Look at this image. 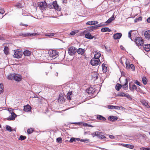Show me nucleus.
<instances>
[{
	"instance_id": "f257e3e1",
	"label": "nucleus",
	"mask_w": 150,
	"mask_h": 150,
	"mask_svg": "<svg viewBox=\"0 0 150 150\" xmlns=\"http://www.w3.org/2000/svg\"><path fill=\"white\" fill-rule=\"evenodd\" d=\"M135 43L139 47V48H142V46L143 45L144 42L143 40L141 38H137L135 39Z\"/></svg>"
},
{
	"instance_id": "f03ea898",
	"label": "nucleus",
	"mask_w": 150,
	"mask_h": 150,
	"mask_svg": "<svg viewBox=\"0 0 150 150\" xmlns=\"http://www.w3.org/2000/svg\"><path fill=\"white\" fill-rule=\"evenodd\" d=\"M38 5L40 9L42 10L45 11L47 8V4L45 1L38 2Z\"/></svg>"
},
{
	"instance_id": "7ed1b4c3",
	"label": "nucleus",
	"mask_w": 150,
	"mask_h": 150,
	"mask_svg": "<svg viewBox=\"0 0 150 150\" xmlns=\"http://www.w3.org/2000/svg\"><path fill=\"white\" fill-rule=\"evenodd\" d=\"M91 64L92 66H97L100 64L99 59L95 58H92L91 61Z\"/></svg>"
},
{
	"instance_id": "20e7f679",
	"label": "nucleus",
	"mask_w": 150,
	"mask_h": 150,
	"mask_svg": "<svg viewBox=\"0 0 150 150\" xmlns=\"http://www.w3.org/2000/svg\"><path fill=\"white\" fill-rule=\"evenodd\" d=\"M68 51L69 54L73 56L75 54L77 51L75 47H71L68 49Z\"/></svg>"
},
{
	"instance_id": "39448f33",
	"label": "nucleus",
	"mask_w": 150,
	"mask_h": 150,
	"mask_svg": "<svg viewBox=\"0 0 150 150\" xmlns=\"http://www.w3.org/2000/svg\"><path fill=\"white\" fill-rule=\"evenodd\" d=\"M13 53V57L17 58H21L23 54L22 52L16 50L14 51Z\"/></svg>"
},
{
	"instance_id": "423d86ee",
	"label": "nucleus",
	"mask_w": 150,
	"mask_h": 150,
	"mask_svg": "<svg viewBox=\"0 0 150 150\" xmlns=\"http://www.w3.org/2000/svg\"><path fill=\"white\" fill-rule=\"evenodd\" d=\"M39 35V34L37 33H21L20 34V35L23 37H26L27 36H36Z\"/></svg>"
},
{
	"instance_id": "0eeeda50",
	"label": "nucleus",
	"mask_w": 150,
	"mask_h": 150,
	"mask_svg": "<svg viewBox=\"0 0 150 150\" xmlns=\"http://www.w3.org/2000/svg\"><path fill=\"white\" fill-rule=\"evenodd\" d=\"M125 63L127 68L129 69H131L133 71L134 70L135 68L133 64H130L129 62H127V60Z\"/></svg>"
},
{
	"instance_id": "6e6552de",
	"label": "nucleus",
	"mask_w": 150,
	"mask_h": 150,
	"mask_svg": "<svg viewBox=\"0 0 150 150\" xmlns=\"http://www.w3.org/2000/svg\"><path fill=\"white\" fill-rule=\"evenodd\" d=\"M14 110L10 108V113L11 114V115L10 116V120H13L16 117L17 115L16 114L13 112Z\"/></svg>"
},
{
	"instance_id": "1a4fd4ad",
	"label": "nucleus",
	"mask_w": 150,
	"mask_h": 150,
	"mask_svg": "<svg viewBox=\"0 0 150 150\" xmlns=\"http://www.w3.org/2000/svg\"><path fill=\"white\" fill-rule=\"evenodd\" d=\"M12 77H13V79L17 81H21L22 79V76L20 74H15Z\"/></svg>"
},
{
	"instance_id": "9d476101",
	"label": "nucleus",
	"mask_w": 150,
	"mask_h": 150,
	"mask_svg": "<svg viewBox=\"0 0 150 150\" xmlns=\"http://www.w3.org/2000/svg\"><path fill=\"white\" fill-rule=\"evenodd\" d=\"M117 96H122L124 97L127 98L129 99L131 98L130 96L128 94H126L125 93L122 92H119L117 94Z\"/></svg>"
},
{
	"instance_id": "9b49d317",
	"label": "nucleus",
	"mask_w": 150,
	"mask_h": 150,
	"mask_svg": "<svg viewBox=\"0 0 150 150\" xmlns=\"http://www.w3.org/2000/svg\"><path fill=\"white\" fill-rule=\"evenodd\" d=\"M53 7L54 8L58 11H60L61 10V8L57 4V2L56 1H54L52 3Z\"/></svg>"
},
{
	"instance_id": "f8f14e48",
	"label": "nucleus",
	"mask_w": 150,
	"mask_h": 150,
	"mask_svg": "<svg viewBox=\"0 0 150 150\" xmlns=\"http://www.w3.org/2000/svg\"><path fill=\"white\" fill-rule=\"evenodd\" d=\"M145 38L149 40H150V30L146 31L144 33Z\"/></svg>"
},
{
	"instance_id": "ddd939ff",
	"label": "nucleus",
	"mask_w": 150,
	"mask_h": 150,
	"mask_svg": "<svg viewBox=\"0 0 150 150\" xmlns=\"http://www.w3.org/2000/svg\"><path fill=\"white\" fill-rule=\"evenodd\" d=\"M142 48H143L146 51H149L150 50V44L144 45L143 44Z\"/></svg>"
},
{
	"instance_id": "4468645a",
	"label": "nucleus",
	"mask_w": 150,
	"mask_h": 150,
	"mask_svg": "<svg viewBox=\"0 0 150 150\" xmlns=\"http://www.w3.org/2000/svg\"><path fill=\"white\" fill-rule=\"evenodd\" d=\"M97 133H98L97 137H98L101 139L106 138V137L103 134L102 132L98 131Z\"/></svg>"
},
{
	"instance_id": "2eb2a0df",
	"label": "nucleus",
	"mask_w": 150,
	"mask_h": 150,
	"mask_svg": "<svg viewBox=\"0 0 150 150\" xmlns=\"http://www.w3.org/2000/svg\"><path fill=\"white\" fill-rule=\"evenodd\" d=\"M122 35L121 33H117L115 34L113 36V38L115 39H120Z\"/></svg>"
},
{
	"instance_id": "dca6fc26",
	"label": "nucleus",
	"mask_w": 150,
	"mask_h": 150,
	"mask_svg": "<svg viewBox=\"0 0 150 150\" xmlns=\"http://www.w3.org/2000/svg\"><path fill=\"white\" fill-rule=\"evenodd\" d=\"M103 26V25L102 23H100L93 26H92V27H91V28H92V30H95L97 29L98 27Z\"/></svg>"
},
{
	"instance_id": "f3484780",
	"label": "nucleus",
	"mask_w": 150,
	"mask_h": 150,
	"mask_svg": "<svg viewBox=\"0 0 150 150\" xmlns=\"http://www.w3.org/2000/svg\"><path fill=\"white\" fill-rule=\"evenodd\" d=\"M85 49H82L81 48H79L77 50V53L81 55L83 54L85 52Z\"/></svg>"
},
{
	"instance_id": "a211bd4d",
	"label": "nucleus",
	"mask_w": 150,
	"mask_h": 150,
	"mask_svg": "<svg viewBox=\"0 0 150 150\" xmlns=\"http://www.w3.org/2000/svg\"><path fill=\"white\" fill-rule=\"evenodd\" d=\"M98 23V22L96 21H91L88 22L86 24L87 25H92L96 24Z\"/></svg>"
},
{
	"instance_id": "6ab92c4d",
	"label": "nucleus",
	"mask_w": 150,
	"mask_h": 150,
	"mask_svg": "<svg viewBox=\"0 0 150 150\" xmlns=\"http://www.w3.org/2000/svg\"><path fill=\"white\" fill-rule=\"evenodd\" d=\"M95 90L92 87H90L88 90V93L89 94H92L95 92Z\"/></svg>"
},
{
	"instance_id": "aec40b11",
	"label": "nucleus",
	"mask_w": 150,
	"mask_h": 150,
	"mask_svg": "<svg viewBox=\"0 0 150 150\" xmlns=\"http://www.w3.org/2000/svg\"><path fill=\"white\" fill-rule=\"evenodd\" d=\"M117 116H109L108 119L111 121H114L117 119Z\"/></svg>"
},
{
	"instance_id": "412c9836",
	"label": "nucleus",
	"mask_w": 150,
	"mask_h": 150,
	"mask_svg": "<svg viewBox=\"0 0 150 150\" xmlns=\"http://www.w3.org/2000/svg\"><path fill=\"white\" fill-rule=\"evenodd\" d=\"M85 37L88 39H93L94 37L91 35V34L88 33L85 34Z\"/></svg>"
},
{
	"instance_id": "4be33fe9",
	"label": "nucleus",
	"mask_w": 150,
	"mask_h": 150,
	"mask_svg": "<svg viewBox=\"0 0 150 150\" xmlns=\"http://www.w3.org/2000/svg\"><path fill=\"white\" fill-rule=\"evenodd\" d=\"M101 55V54L100 52L97 51L95 52L94 58L99 59Z\"/></svg>"
},
{
	"instance_id": "5701e85b",
	"label": "nucleus",
	"mask_w": 150,
	"mask_h": 150,
	"mask_svg": "<svg viewBox=\"0 0 150 150\" xmlns=\"http://www.w3.org/2000/svg\"><path fill=\"white\" fill-rule=\"evenodd\" d=\"M111 31V30L108 27L103 28L101 29V31L103 32L107 31L110 32Z\"/></svg>"
},
{
	"instance_id": "b1692460",
	"label": "nucleus",
	"mask_w": 150,
	"mask_h": 150,
	"mask_svg": "<svg viewBox=\"0 0 150 150\" xmlns=\"http://www.w3.org/2000/svg\"><path fill=\"white\" fill-rule=\"evenodd\" d=\"M25 56H29L31 54V52L28 50H26L24 51L23 53Z\"/></svg>"
},
{
	"instance_id": "393cba45",
	"label": "nucleus",
	"mask_w": 150,
	"mask_h": 150,
	"mask_svg": "<svg viewBox=\"0 0 150 150\" xmlns=\"http://www.w3.org/2000/svg\"><path fill=\"white\" fill-rule=\"evenodd\" d=\"M24 110L26 112L29 111L30 110V107L29 105L24 106Z\"/></svg>"
},
{
	"instance_id": "a878e982",
	"label": "nucleus",
	"mask_w": 150,
	"mask_h": 150,
	"mask_svg": "<svg viewBox=\"0 0 150 150\" xmlns=\"http://www.w3.org/2000/svg\"><path fill=\"white\" fill-rule=\"evenodd\" d=\"M124 146L130 149H133L134 146L133 145L130 144H125L123 145Z\"/></svg>"
},
{
	"instance_id": "bb28decb",
	"label": "nucleus",
	"mask_w": 150,
	"mask_h": 150,
	"mask_svg": "<svg viewBox=\"0 0 150 150\" xmlns=\"http://www.w3.org/2000/svg\"><path fill=\"white\" fill-rule=\"evenodd\" d=\"M5 54L6 55L8 54L9 48L8 47L5 46L4 50Z\"/></svg>"
},
{
	"instance_id": "cd10ccee",
	"label": "nucleus",
	"mask_w": 150,
	"mask_h": 150,
	"mask_svg": "<svg viewBox=\"0 0 150 150\" xmlns=\"http://www.w3.org/2000/svg\"><path fill=\"white\" fill-rule=\"evenodd\" d=\"M97 118L99 120L102 121H105L106 120V119L105 117L101 115H97Z\"/></svg>"
},
{
	"instance_id": "c85d7f7f",
	"label": "nucleus",
	"mask_w": 150,
	"mask_h": 150,
	"mask_svg": "<svg viewBox=\"0 0 150 150\" xmlns=\"http://www.w3.org/2000/svg\"><path fill=\"white\" fill-rule=\"evenodd\" d=\"M122 87L123 89H125L126 88L128 87V81L127 79H125V83L122 85Z\"/></svg>"
},
{
	"instance_id": "c756f323",
	"label": "nucleus",
	"mask_w": 150,
	"mask_h": 150,
	"mask_svg": "<svg viewBox=\"0 0 150 150\" xmlns=\"http://www.w3.org/2000/svg\"><path fill=\"white\" fill-rule=\"evenodd\" d=\"M102 70L103 72H106L107 70V67L105 66L104 64H103L102 65Z\"/></svg>"
},
{
	"instance_id": "7c9ffc66",
	"label": "nucleus",
	"mask_w": 150,
	"mask_h": 150,
	"mask_svg": "<svg viewBox=\"0 0 150 150\" xmlns=\"http://www.w3.org/2000/svg\"><path fill=\"white\" fill-rule=\"evenodd\" d=\"M72 94L71 92H69L67 95V98L69 100H71V95Z\"/></svg>"
},
{
	"instance_id": "2f4dec72",
	"label": "nucleus",
	"mask_w": 150,
	"mask_h": 150,
	"mask_svg": "<svg viewBox=\"0 0 150 150\" xmlns=\"http://www.w3.org/2000/svg\"><path fill=\"white\" fill-rule=\"evenodd\" d=\"M72 124H82L84 126H88V124L86 123H82V122H74Z\"/></svg>"
},
{
	"instance_id": "473e14b6",
	"label": "nucleus",
	"mask_w": 150,
	"mask_h": 150,
	"mask_svg": "<svg viewBox=\"0 0 150 150\" xmlns=\"http://www.w3.org/2000/svg\"><path fill=\"white\" fill-rule=\"evenodd\" d=\"M122 85L121 84L117 83L115 86V88L117 91H119Z\"/></svg>"
},
{
	"instance_id": "72a5a7b5",
	"label": "nucleus",
	"mask_w": 150,
	"mask_h": 150,
	"mask_svg": "<svg viewBox=\"0 0 150 150\" xmlns=\"http://www.w3.org/2000/svg\"><path fill=\"white\" fill-rule=\"evenodd\" d=\"M78 32V31L76 30L72 31L69 34V36H70V35H75V34L77 33Z\"/></svg>"
},
{
	"instance_id": "f704fd0d",
	"label": "nucleus",
	"mask_w": 150,
	"mask_h": 150,
	"mask_svg": "<svg viewBox=\"0 0 150 150\" xmlns=\"http://www.w3.org/2000/svg\"><path fill=\"white\" fill-rule=\"evenodd\" d=\"M142 81L143 83L145 85L147 83V80L146 78L145 77H143L142 79Z\"/></svg>"
},
{
	"instance_id": "c9c22d12",
	"label": "nucleus",
	"mask_w": 150,
	"mask_h": 150,
	"mask_svg": "<svg viewBox=\"0 0 150 150\" xmlns=\"http://www.w3.org/2000/svg\"><path fill=\"white\" fill-rule=\"evenodd\" d=\"M130 89L131 91H133L135 90H137V88L136 86L134 84L132 86V88H130Z\"/></svg>"
},
{
	"instance_id": "e433bc0d",
	"label": "nucleus",
	"mask_w": 150,
	"mask_h": 150,
	"mask_svg": "<svg viewBox=\"0 0 150 150\" xmlns=\"http://www.w3.org/2000/svg\"><path fill=\"white\" fill-rule=\"evenodd\" d=\"M54 33H46L45 34V35L46 36L51 37L54 36Z\"/></svg>"
},
{
	"instance_id": "4c0bfd02",
	"label": "nucleus",
	"mask_w": 150,
	"mask_h": 150,
	"mask_svg": "<svg viewBox=\"0 0 150 150\" xmlns=\"http://www.w3.org/2000/svg\"><path fill=\"white\" fill-rule=\"evenodd\" d=\"M114 19H108V20L105 23V24H103V25H107L110 23H111L113 20Z\"/></svg>"
},
{
	"instance_id": "58836bf2",
	"label": "nucleus",
	"mask_w": 150,
	"mask_h": 150,
	"mask_svg": "<svg viewBox=\"0 0 150 150\" xmlns=\"http://www.w3.org/2000/svg\"><path fill=\"white\" fill-rule=\"evenodd\" d=\"M3 85L1 83L0 84V94L3 92Z\"/></svg>"
},
{
	"instance_id": "ea45409f",
	"label": "nucleus",
	"mask_w": 150,
	"mask_h": 150,
	"mask_svg": "<svg viewBox=\"0 0 150 150\" xmlns=\"http://www.w3.org/2000/svg\"><path fill=\"white\" fill-rule=\"evenodd\" d=\"M56 141L59 143H61L62 142V138L60 137L57 138L56 139Z\"/></svg>"
},
{
	"instance_id": "a19ab883",
	"label": "nucleus",
	"mask_w": 150,
	"mask_h": 150,
	"mask_svg": "<svg viewBox=\"0 0 150 150\" xmlns=\"http://www.w3.org/2000/svg\"><path fill=\"white\" fill-rule=\"evenodd\" d=\"M26 138V137L25 136L21 135L18 138V139L20 140H23L25 139Z\"/></svg>"
},
{
	"instance_id": "79ce46f5",
	"label": "nucleus",
	"mask_w": 150,
	"mask_h": 150,
	"mask_svg": "<svg viewBox=\"0 0 150 150\" xmlns=\"http://www.w3.org/2000/svg\"><path fill=\"white\" fill-rule=\"evenodd\" d=\"M142 104L146 106L147 108H148L149 107V106L148 105V103L145 101L143 102Z\"/></svg>"
},
{
	"instance_id": "37998d69",
	"label": "nucleus",
	"mask_w": 150,
	"mask_h": 150,
	"mask_svg": "<svg viewBox=\"0 0 150 150\" xmlns=\"http://www.w3.org/2000/svg\"><path fill=\"white\" fill-rule=\"evenodd\" d=\"M98 131H96L95 132H94L93 133H92L91 134V135L93 137H94L95 136H97V134L98 133L97 132H98Z\"/></svg>"
},
{
	"instance_id": "c03bdc74",
	"label": "nucleus",
	"mask_w": 150,
	"mask_h": 150,
	"mask_svg": "<svg viewBox=\"0 0 150 150\" xmlns=\"http://www.w3.org/2000/svg\"><path fill=\"white\" fill-rule=\"evenodd\" d=\"M89 139H81L80 140L81 142H84L88 143L89 142Z\"/></svg>"
},
{
	"instance_id": "a18cd8bd",
	"label": "nucleus",
	"mask_w": 150,
	"mask_h": 150,
	"mask_svg": "<svg viewBox=\"0 0 150 150\" xmlns=\"http://www.w3.org/2000/svg\"><path fill=\"white\" fill-rule=\"evenodd\" d=\"M121 108H122V109L123 108L122 106L119 107L117 106H114V109L117 110H120Z\"/></svg>"
},
{
	"instance_id": "49530a36",
	"label": "nucleus",
	"mask_w": 150,
	"mask_h": 150,
	"mask_svg": "<svg viewBox=\"0 0 150 150\" xmlns=\"http://www.w3.org/2000/svg\"><path fill=\"white\" fill-rule=\"evenodd\" d=\"M73 142H76L75 139L73 137H72L71 138L69 142L70 143H72Z\"/></svg>"
},
{
	"instance_id": "de8ad7c7",
	"label": "nucleus",
	"mask_w": 150,
	"mask_h": 150,
	"mask_svg": "<svg viewBox=\"0 0 150 150\" xmlns=\"http://www.w3.org/2000/svg\"><path fill=\"white\" fill-rule=\"evenodd\" d=\"M33 130L32 129H28L27 132L28 134H30L33 132Z\"/></svg>"
},
{
	"instance_id": "09e8293b",
	"label": "nucleus",
	"mask_w": 150,
	"mask_h": 150,
	"mask_svg": "<svg viewBox=\"0 0 150 150\" xmlns=\"http://www.w3.org/2000/svg\"><path fill=\"white\" fill-rule=\"evenodd\" d=\"M140 19H134V20L132 21V23H131L130 24H133V23H136L139 21ZM140 21H141L142 19H140Z\"/></svg>"
},
{
	"instance_id": "8fccbe9b",
	"label": "nucleus",
	"mask_w": 150,
	"mask_h": 150,
	"mask_svg": "<svg viewBox=\"0 0 150 150\" xmlns=\"http://www.w3.org/2000/svg\"><path fill=\"white\" fill-rule=\"evenodd\" d=\"M108 108L110 109H114V106L109 105L108 106Z\"/></svg>"
},
{
	"instance_id": "3c124183",
	"label": "nucleus",
	"mask_w": 150,
	"mask_h": 150,
	"mask_svg": "<svg viewBox=\"0 0 150 150\" xmlns=\"http://www.w3.org/2000/svg\"><path fill=\"white\" fill-rule=\"evenodd\" d=\"M16 6L18 8H21L22 7L21 4L20 3L17 4L16 5Z\"/></svg>"
},
{
	"instance_id": "603ef678",
	"label": "nucleus",
	"mask_w": 150,
	"mask_h": 150,
	"mask_svg": "<svg viewBox=\"0 0 150 150\" xmlns=\"http://www.w3.org/2000/svg\"><path fill=\"white\" fill-rule=\"evenodd\" d=\"M47 7H48L50 9L54 8L52 4H48V5H47Z\"/></svg>"
},
{
	"instance_id": "864d4df0",
	"label": "nucleus",
	"mask_w": 150,
	"mask_h": 150,
	"mask_svg": "<svg viewBox=\"0 0 150 150\" xmlns=\"http://www.w3.org/2000/svg\"><path fill=\"white\" fill-rule=\"evenodd\" d=\"M4 13V10L3 9L0 8V14L2 15Z\"/></svg>"
},
{
	"instance_id": "5fc2aeb1",
	"label": "nucleus",
	"mask_w": 150,
	"mask_h": 150,
	"mask_svg": "<svg viewBox=\"0 0 150 150\" xmlns=\"http://www.w3.org/2000/svg\"><path fill=\"white\" fill-rule=\"evenodd\" d=\"M132 30H131L128 33V37L129 38H130L131 36V33L132 32Z\"/></svg>"
},
{
	"instance_id": "6e6d98bb",
	"label": "nucleus",
	"mask_w": 150,
	"mask_h": 150,
	"mask_svg": "<svg viewBox=\"0 0 150 150\" xmlns=\"http://www.w3.org/2000/svg\"><path fill=\"white\" fill-rule=\"evenodd\" d=\"M114 145H118L120 146H124L123 145L125 144H120V143H116V144H113Z\"/></svg>"
},
{
	"instance_id": "4d7b16f0",
	"label": "nucleus",
	"mask_w": 150,
	"mask_h": 150,
	"mask_svg": "<svg viewBox=\"0 0 150 150\" xmlns=\"http://www.w3.org/2000/svg\"><path fill=\"white\" fill-rule=\"evenodd\" d=\"M140 150H148V148L142 147L140 149Z\"/></svg>"
},
{
	"instance_id": "13d9d810",
	"label": "nucleus",
	"mask_w": 150,
	"mask_h": 150,
	"mask_svg": "<svg viewBox=\"0 0 150 150\" xmlns=\"http://www.w3.org/2000/svg\"><path fill=\"white\" fill-rule=\"evenodd\" d=\"M135 83L140 86H141V83L139 82V81H137L135 82Z\"/></svg>"
},
{
	"instance_id": "bf43d9fd",
	"label": "nucleus",
	"mask_w": 150,
	"mask_h": 150,
	"mask_svg": "<svg viewBox=\"0 0 150 150\" xmlns=\"http://www.w3.org/2000/svg\"><path fill=\"white\" fill-rule=\"evenodd\" d=\"M115 18H114V13H113L112 16L110 17L109 19H114Z\"/></svg>"
},
{
	"instance_id": "052dcab7",
	"label": "nucleus",
	"mask_w": 150,
	"mask_h": 150,
	"mask_svg": "<svg viewBox=\"0 0 150 150\" xmlns=\"http://www.w3.org/2000/svg\"><path fill=\"white\" fill-rule=\"evenodd\" d=\"M109 137L111 138V139H114L115 137L114 136H113V135H110L109 136Z\"/></svg>"
},
{
	"instance_id": "680f3d73",
	"label": "nucleus",
	"mask_w": 150,
	"mask_h": 150,
	"mask_svg": "<svg viewBox=\"0 0 150 150\" xmlns=\"http://www.w3.org/2000/svg\"><path fill=\"white\" fill-rule=\"evenodd\" d=\"M10 132H12V131H16V129H12V128L11 127H10Z\"/></svg>"
},
{
	"instance_id": "e2e57ef3",
	"label": "nucleus",
	"mask_w": 150,
	"mask_h": 150,
	"mask_svg": "<svg viewBox=\"0 0 150 150\" xmlns=\"http://www.w3.org/2000/svg\"><path fill=\"white\" fill-rule=\"evenodd\" d=\"M6 130L9 131V126H6Z\"/></svg>"
},
{
	"instance_id": "0e129e2a",
	"label": "nucleus",
	"mask_w": 150,
	"mask_h": 150,
	"mask_svg": "<svg viewBox=\"0 0 150 150\" xmlns=\"http://www.w3.org/2000/svg\"><path fill=\"white\" fill-rule=\"evenodd\" d=\"M5 40V38L4 37H1L0 36V40Z\"/></svg>"
},
{
	"instance_id": "69168bd1",
	"label": "nucleus",
	"mask_w": 150,
	"mask_h": 150,
	"mask_svg": "<svg viewBox=\"0 0 150 150\" xmlns=\"http://www.w3.org/2000/svg\"><path fill=\"white\" fill-rule=\"evenodd\" d=\"M20 25H23L25 26H28V25L27 24H24L21 23L20 24Z\"/></svg>"
},
{
	"instance_id": "338daca9",
	"label": "nucleus",
	"mask_w": 150,
	"mask_h": 150,
	"mask_svg": "<svg viewBox=\"0 0 150 150\" xmlns=\"http://www.w3.org/2000/svg\"><path fill=\"white\" fill-rule=\"evenodd\" d=\"M95 77H96V79H97L98 78V74H97L96 76H95Z\"/></svg>"
},
{
	"instance_id": "774afa93",
	"label": "nucleus",
	"mask_w": 150,
	"mask_h": 150,
	"mask_svg": "<svg viewBox=\"0 0 150 150\" xmlns=\"http://www.w3.org/2000/svg\"><path fill=\"white\" fill-rule=\"evenodd\" d=\"M146 21L148 23H150V19H147Z\"/></svg>"
}]
</instances>
